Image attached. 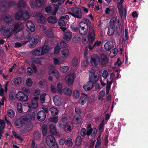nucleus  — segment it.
Returning <instances> with one entry per match:
<instances>
[{"label":"nucleus","mask_w":148,"mask_h":148,"mask_svg":"<svg viewBox=\"0 0 148 148\" xmlns=\"http://www.w3.org/2000/svg\"><path fill=\"white\" fill-rule=\"evenodd\" d=\"M85 22L81 21L79 24V32L82 35L86 34L88 30L91 29L92 23L87 18L84 19Z\"/></svg>","instance_id":"1"},{"label":"nucleus","mask_w":148,"mask_h":148,"mask_svg":"<svg viewBox=\"0 0 148 148\" xmlns=\"http://www.w3.org/2000/svg\"><path fill=\"white\" fill-rule=\"evenodd\" d=\"M31 119L32 117L30 114H28L26 115H23L15 121L14 125L16 127L19 128L27 123V122H30Z\"/></svg>","instance_id":"2"},{"label":"nucleus","mask_w":148,"mask_h":148,"mask_svg":"<svg viewBox=\"0 0 148 148\" xmlns=\"http://www.w3.org/2000/svg\"><path fill=\"white\" fill-rule=\"evenodd\" d=\"M46 141L48 146L50 148L56 147L58 145L54 137L52 135H48L46 138Z\"/></svg>","instance_id":"3"},{"label":"nucleus","mask_w":148,"mask_h":148,"mask_svg":"<svg viewBox=\"0 0 148 148\" xmlns=\"http://www.w3.org/2000/svg\"><path fill=\"white\" fill-rule=\"evenodd\" d=\"M99 73H98L97 74L96 73V71H95L92 73L90 76L89 81L87 84L90 87L92 86V88L93 87V84L96 83L98 80L97 76L99 75Z\"/></svg>","instance_id":"4"},{"label":"nucleus","mask_w":148,"mask_h":148,"mask_svg":"<svg viewBox=\"0 0 148 148\" xmlns=\"http://www.w3.org/2000/svg\"><path fill=\"white\" fill-rule=\"evenodd\" d=\"M16 97L22 101H26L28 100V95L22 91H18L16 95Z\"/></svg>","instance_id":"5"},{"label":"nucleus","mask_w":148,"mask_h":148,"mask_svg":"<svg viewBox=\"0 0 148 148\" xmlns=\"http://www.w3.org/2000/svg\"><path fill=\"white\" fill-rule=\"evenodd\" d=\"M40 40V36L38 35L35 36L32 38L29 43V46L31 48L35 47L38 43Z\"/></svg>","instance_id":"6"},{"label":"nucleus","mask_w":148,"mask_h":148,"mask_svg":"<svg viewBox=\"0 0 148 148\" xmlns=\"http://www.w3.org/2000/svg\"><path fill=\"white\" fill-rule=\"evenodd\" d=\"M88 42H93L95 38V35L94 29L92 26L89 30L88 34L87 36Z\"/></svg>","instance_id":"7"},{"label":"nucleus","mask_w":148,"mask_h":148,"mask_svg":"<svg viewBox=\"0 0 148 148\" xmlns=\"http://www.w3.org/2000/svg\"><path fill=\"white\" fill-rule=\"evenodd\" d=\"M71 10L73 13L78 17H76L78 18H82V13L81 8H77L72 7Z\"/></svg>","instance_id":"8"},{"label":"nucleus","mask_w":148,"mask_h":148,"mask_svg":"<svg viewBox=\"0 0 148 148\" xmlns=\"http://www.w3.org/2000/svg\"><path fill=\"white\" fill-rule=\"evenodd\" d=\"M47 110H40L39 111L37 114V118L38 120L42 122L44 121L46 117L45 112H47Z\"/></svg>","instance_id":"9"},{"label":"nucleus","mask_w":148,"mask_h":148,"mask_svg":"<svg viewBox=\"0 0 148 148\" xmlns=\"http://www.w3.org/2000/svg\"><path fill=\"white\" fill-rule=\"evenodd\" d=\"M53 101L55 105L60 106L62 104V100L59 96L56 95L53 97Z\"/></svg>","instance_id":"10"},{"label":"nucleus","mask_w":148,"mask_h":148,"mask_svg":"<svg viewBox=\"0 0 148 148\" xmlns=\"http://www.w3.org/2000/svg\"><path fill=\"white\" fill-rule=\"evenodd\" d=\"M74 77L72 74H70L67 75L65 78L66 83L69 85H71L74 82Z\"/></svg>","instance_id":"11"},{"label":"nucleus","mask_w":148,"mask_h":148,"mask_svg":"<svg viewBox=\"0 0 148 148\" xmlns=\"http://www.w3.org/2000/svg\"><path fill=\"white\" fill-rule=\"evenodd\" d=\"M91 59V63H93L95 65L98 64L100 62L99 57L97 54H93Z\"/></svg>","instance_id":"12"},{"label":"nucleus","mask_w":148,"mask_h":148,"mask_svg":"<svg viewBox=\"0 0 148 148\" xmlns=\"http://www.w3.org/2000/svg\"><path fill=\"white\" fill-rule=\"evenodd\" d=\"M101 63L103 67L106 66L108 62V59L107 56L105 54H102L101 56Z\"/></svg>","instance_id":"13"},{"label":"nucleus","mask_w":148,"mask_h":148,"mask_svg":"<svg viewBox=\"0 0 148 148\" xmlns=\"http://www.w3.org/2000/svg\"><path fill=\"white\" fill-rule=\"evenodd\" d=\"M87 95L82 93V96L79 100V103L82 106L84 105L87 101Z\"/></svg>","instance_id":"14"},{"label":"nucleus","mask_w":148,"mask_h":148,"mask_svg":"<svg viewBox=\"0 0 148 148\" xmlns=\"http://www.w3.org/2000/svg\"><path fill=\"white\" fill-rule=\"evenodd\" d=\"M115 25L114 24L110 25L108 27L107 34L109 36H111L113 35L115 29Z\"/></svg>","instance_id":"15"},{"label":"nucleus","mask_w":148,"mask_h":148,"mask_svg":"<svg viewBox=\"0 0 148 148\" xmlns=\"http://www.w3.org/2000/svg\"><path fill=\"white\" fill-rule=\"evenodd\" d=\"M36 16L37 17L38 22L40 23H43L45 22V17L40 13H37Z\"/></svg>","instance_id":"16"},{"label":"nucleus","mask_w":148,"mask_h":148,"mask_svg":"<svg viewBox=\"0 0 148 148\" xmlns=\"http://www.w3.org/2000/svg\"><path fill=\"white\" fill-rule=\"evenodd\" d=\"M3 20L8 25L11 24L14 22L10 16L9 15L5 16L3 18Z\"/></svg>","instance_id":"17"},{"label":"nucleus","mask_w":148,"mask_h":148,"mask_svg":"<svg viewBox=\"0 0 148 148\" xmlns=\"http://www.w3.org/2000/svg\"><path fill=\"white\" fill-rule=\"evenodd\" d=\"M25 34H26V36L25 38V41L23 43V44H25L30 40L31 34L28 30H26L25 32Z\"/></svg>","instance_id":"18"},{"label":"nucleus","mask_w":148,"mask_h":148,"mask_svg":"<svg viewBox=\"0 0 148 148\" xmlns=\"http://www.w3.org/2000/svg\"><path fill=\"white\" fill-rule=\"evenodd\" d=\"M72 33L69 30H66L64 32V39L68 41L71 38Z\"/></svg>","instance_id":"19"},{"label":"nucleus","mask_w":148,"mask_h":148,"mask_svg":"<svg viewBox=\"0 0 148 148\" xmlns=\"http://www.w3.org/2000/svg\"><path fill=\"white\" fill-rule=\"evenodd\" d=\"M32 53L33 55L37 56H42L41 53V50L40 47L33 50L32 51Z\"/></svg>","instance_id":"20"},{"label":"nucleus","mask_w":148,"mask_h":148,"mask_svg":"<svg viewBox=\"0 0 148 148\" xmlns=\"http://www.w3.org/2000/svg\"><path fill=\"white\" fill-rule=\"evenodd\" d=\"M40 47L42 56L47 53L49 51V47L47 45H44L41 47Z\"/></svg>","instance_id":"21"},{"label":"nucleus","mask_w":148,"mask_h":148,"mask_svg":"<svg viewBox=\"0 0 148 148\" xmlns=\"http://www.w3.org/2000/svg\"><path fill=\"white\" fill-rule=\"evenodd\" d=\"M47 21L49 23L55 24L57 22V20L56 16H51L48 18Z\"/></svg>","instance_id":"22"},{"label":"nucleus","mask_w":148,"mask_h":148,"mask_svg":"<svg viewBox=\"0 0 148 148\" xmlns=\"http://www.w3.org/2000/svg\"><path fill=\"white\" fill-rule=\"evenodd\" d=\"M112 43L110 41L106 42L104 45V48L107 51H110L112 48Z\"/></svg>","instance_id":"23"},{"label":"nucleus","mask_w":148,"mask_h":148,"mask_svg":"<svg viewBox=\"0 0 148 148\" xmlns=\"http://www.w3.org/2000/svg\"><path fill=\"white\" fill-rule=\"evenodd\" d=\"M49 130L51 134H53L54 135H56L57 134L56 127L53 124H50L49 125Z\"/></svg>","instance_id":"24"},{"label":"nucleus","mask_w":148,"mask_h":148,"mask_svg":"<svg viewBox=\"0 0 148 148\" xmlns=\"http://www.w3.org/2000/svg\"><path fill=\"white\" fill-rule=\"evenodd\" d=\"M23 12L20 10L15 14L14 17L15 19L19 20L23 17Z\"/></svg>","instance_id":"25"},{"label":"nucleus","mask_w":148,"mask_h":148,"mask_svg":"<svg viewBox=\"0 0 148 148\" xmlns=\"http://www.w3.org/2000/svg\"><path fill=\"white\" fill-rule=\"evenodd\" d=\"M50 111L51 112L52 115L55 116L57 115L58 112V110L54 107H51L49 109Z\"/></svg>","instance_id":"26"},{"label":"nucleus","mask_w":148,"mask_h":148,"mask_svg":"<svg viewBox=\"0 0 148 148\" xmlns=\"http://www.w3.org/2000/svg\"><path fill=\"white\" fill-rule=\"evenodd\" d=\"M64 93L68 96L72 94V90L71 89L68 88H65L63 90Z\"/></svg>","instance_id":"27"},{"label":"nucleus","mask_w":148,"mask_h":148,"mask_svg":"<svg viewBox=\"0 0 148 148\" xmlns=\"http://www.w3.org/2000/svg\"><path fill=\"white\" fill-rule=\"evenodd\" d=\"M73 143L72 139L71 138H68L66 140L65 145L68 147H71L72 146Z\"/></svg>","instance_id":"28"},{"label":"nucleus","mask_w":148,"mask_h":148,"mask_svg":"<svg viewBox=\"0 0 148 148\" xmlns=\"http://www.w3.org/2000/svg\"><path fill=\"white\" fill-rule=\"evenodd\" d=\"M64 130L66 132H70L72 130L71 126L66 123L64 125Z\"/></svg>","instance_id":"29"},{"label":"nucleus","mask_w":148,"mask_h":148,"mask_svg":"<svg viewBox=\"0 0 148 148\" xmlns=\"http://www.w3.org/2000/svg\"><path fill=\"white\" fill-rule=\"evenodd\" d=\"M23 18L24 21L28 19L30 17V14L27 11H25L24 13H23Z\"/></svg>","instance_id":"30"},{"label":"nucleus","mask_w":148,"mask_h":148,"mask_svg":"<svg viewBox=\"0 0 148 148\" xmlns=\"http://www.w3.org/2000/svg\"><path fill=\"white\" fill-rule=\"evenodd\" d=\"M25 5V3L24 1L23 0H20L18 4V8H24Z\"/></svg>","instance_id":"31"},{"label":"nucleus","mask_w":148,"mask_h":148,"mask_svg":"<svg viewBox=\"0 0 148 148\" xmlns=\"http://www.w3.org/2000/svg\"><path fill=\"white\" fill-rule=\"evenodd\" d=\"M8 115L10 118L13 117L15 115L14 112L12 109L8 110L7 112Z\"/></svg>","instance_id":"32"},{"label":"nucleus","mask_w":148,"mask_h":148,"mask_svg":"<svg viewBox=\"0 0 148 148\" xmlns=\"http://www.w3.org/2000/svg\"><path fill=\"white\" fill-rule=\"evenodd\" d=\"M47 126L46 125L44 124L42 126V132L43 136H46L47 135Z\"/></svg>","instance_id":"33"},{"label":"nucleus","mask_w":148,"mask_h":148,"mask_svg":"<svg viewBox=\"0 0 148 148\" xmlns=\"http://www.w3.org/2000/svg\"><path fill=\"white\" fill-rule=\"evenodd\" d=\"M45 34L49 38H53V35L52 32L50 30H47L45 32Z\"/></svg>","instance_id":"34"},{"label":"nucleus","mask_w":148,"mask_h":148,"mask_svg":"<svg viewBox=\"0 0 148 148\" xmlns=\"http://www.w3.org/2000/svg\"><path fill=\"white\" fill-rule=\"evenodd\" d=\"M75 143L77 146H79L82 143V138L80 136L77 137Z\"/></svg>","instance_id":"35"},{"label":"nucleus","mask_w":148,"mask_h":148,"mask_svg":"<svg viewBox=\"0 0 148 148\" xmlns=\"http://www.w3.org/2000/svg\"><path fill=\"white\" fill-rule=\"evenodd\" d=\"M46 95L47 94L45 93H44L40 96V102L42 103H44L45 102V97Z\"/></svg>","instance_id":"36"},{"label":"nucleus","mask_w":148,"mask_h":148,"mask_svg":"<svg viewBox=\"0 0 148 148\" xmlns=\"http://www.w3.org/2000/svg\"><path fill=\"white\" fill-rule=\"evenodd\" d=\"M122 31L121 28H116L115 36L116 37L119 36H120Z\"/></svg>","instance_id":"37"},{"label":"nucleus","mask_w":148,"mask_h":148,"mask_svg":"<svg viewBox=\"0 0 148 148\" xmlns=\"http://www.w3.org/2000/svg\"><path fill=\"white\" fill-rule=\"evenodd\" d=\"M105 94V92L103 90L100 91L98 96L99 100H102Z\"/></svg>","instance_id":"38"},{"label":"nucleus","mask_w":148,"mask_h":148,"mask_svg":"<svg viewBox=\"0 0 148 148\" xmlns=\"http://www.w3.org/2000/svg\"><path fill=\"white\" fill-rule=\"evenodd\" d=\"M36 2L37 6L40 8L43 4L44 0H36Z\"/></svg>","instance_id":"39"},{"label":"nucleus","mask_w":148,"mask_h":148,"mask_svg":"<svg viewBox=\"0 0 148 148\" xmlns=\"http://www.w3.org/2000/svg\"><path fill=\"white\" fill-rule=\"evenodd\" d=\"M79 92L78 90H74L73 92V97L75 99H77L79 96Z\"/></svg>","instance_id":"40"},{"label":"nucleus","mask_w":148,"mask_h":148,"mask_svg":"<svg viewBox=\"0 0 148 148\" xmlns=\"http://www.w3.org/2000/svg\"><path fill=\"white\" fill-rule=\"evenodd\" d=\"M57 90L58 92H61L62 89V85L61 83H59L57 85Z\"/></svg>","instance_id":"41"},{"label":"nucleus","mask_w":148,"mask_h":148,"mask_svg":"<svg viewBox=\"0 0 148 148\" xmlns=\"http://www.w3.org/2000/svg\"><path fill=\"white\" fill-rule=\"evenodd\" d=\"M58 25L60 26H64L66 25V23L64 20L61 18V17L58 21Z\"/></svg>","instance_id":"42"},{"label":"nucleus","mask_w":148,"mask_h":148,"mask_svg":"<svg viewBox=\"0 0 148 148\" xmlns=\"http://www.w3.org/2000/svg\"><path fill=\"white\" fill-rule=\"evenodd\" d=\"M69 69V67L68 66H64L62 67H61L60 68V71L64 73L67 72Z\"/></svg>","instance_id":"43"},{"label":"nucleus","mask_w":148,"mask_h":148,"mask_svg":"<svg viewBox=\"0 0 148 148\" xmlns=\"http://www.w3.org/2000/svg\"><path fill=\"white\" fill-rule=\"evenodd\" d=\"M88 48L90 51L92 50L96 46V43L95 42L93 45L92 46V45L93 43V42H88Z\"/></svg>","instance_id":"44"},{"label":"nucleus","mask_w":148,"mask_h":148,"mask_svg":"<svg viewBox=\"0 0 148 148\" xmlns=\"http://www.w3.org/2000/svg\"><path fill=\"white\" fill-rule=\"evenodd\" d=\"M69 53V51L68 49H63L62 51V54L65 57L67 56Z\"/></svg>","instance_id":"45"},{"label":"nucleus","mask_w":148,"mask_h":148,"mask_svg":"<svg viewBox=\"0 0 148 148\" xmlns=\"http://www.w3.org/2000/svg\"><path fill=\"white\" fill-rule=\"evenodd\" d=\"M86 129L84 128H82L81 129L80 132V134L82 137H84L86 136Z\"/></svg>","instance_id":"46"},{"label":"nucleus","mask_w":148,"mask_h":148,"mask_svg":"<svg viewBox=\"0 0 148 148\" xmlns=\"http://www.w3.org/2000/svg\"><path fill=\"white\" fill-rule=\"evenodd\" d=\"M12 134L13 136H14L16 138H17L20 140H22L21 137L20 136H19L18 134H16L15 131H13Z\"/></svg>","instance_id":"47"},{"label":"nucleus","mask_w":148,"mask_h":148,"mask_svg":"<svg viewBox=\"0 0 148 148\" xmlns=\"http://www.w3.org/2000/svg\"><path fill=\"white\" fill-rule=\"evenodd\" d=\"M121 64V59L119 58H117V61L114 63V65L118 66H120Z\"/></svg>","instance_id":"48"},{"label":"nucleus","mask_w":148,"mask_h":148,"mask_svg":"<svg viewBox=\"0 0 148 148\" xmlns=\"http://www.w3.org/2000/svg\"><path fill=\"white\" fill-rule=\"evenodd\" d=\"M78 62V60L77 58L75 57L74 58L72 61V64L73 66H76Z\"/></svg>","instance_id":"49"},{"label":"nucleus","mask_w":148,"mask_h":148,"mask_svg":"<svg viewBox=\"0 0 148 148\" xmlns=\"http://www.w3.org/2000/svg\"><path fill=\"white\" fill-rule=\"evenodd\" d=\"M38 103L36 101H32V107L33 108H36L38 107Z\"/></svg>","instance_id":"50"},{"label":"nucleus","mask_w":148,"mask_h":148,"mask_svg":"<svg viewBox=\"0 0 148 148\" xmlns=\"http://www.w3.org/2000/svg\"><path fill=\"white\" fill-rule=\"evenodd\" d=\"M83 87L86 91H89L92 89V86L90 87L87 84L86 85H84Z\"/></svg>","instance_id":"51"},{"label":"nucleus","mask_w":148,"mask_h":148,"mask_svg":"<svg viewBox=\"0 0 148 148\" xmlns=\"http://www.w3.org/2000/svg\"><path fill=\"white\" fill-rule=\"evenodd\" d=\"M104 119H103L101 123L99 125V130H102L104 129Z\"/></svg>","instance_id":"52"},{"label":"nucleus","mask_w":148,"mask_h":148,"mask_svg":"<svg viewBox=\"0 0 148 148\" xmlns=\"http://www.w3.org/2000/svg\"><path fill=\"white\" fill-rule=\"evenodd\" d=\"M70 27L71 28L72 30L74 32H77L78 30L79 31V27H75L74 25H71Z\"/></svg>","instance_id":"53"},{"label":"nucleus","mask_w":148,"mask_h":148,"mask_svg":"<svg viewBox=\"0 0 148 148\" xmlns=\"http://www.w3.org/2000/svg\"><path fill=\"white\" fill-rule=\"evenodd\" d=\"M92 133L91 136L92 137H95V136L97 132V130L96 128H94L93 129L92 128Z\"/></svg>","instance_id":"54"},{"label":"nucleus","mask_w":148,"mask_h":148,"mask_svg":"<svg viewBox=\"0 0 148 148\" xmlns=\"http://www.w3.org/2000/svg\"><path fill=\"white\" fill-rule=\"evenodd\" d=\"M32 82L30 78H28L26 81V84L29 86H31L32 85Z\"/></svg>","instance_id":"55"},{"label":"nucleus","mask_w":148,"mask_h":148,"mask_svg":"<svg viewBox=\"0 0 148 148\" xmlns=\"http://www.w3.org/2000/svg\"><path fill=\"white\" fill-rule=\"evenodd\" d=\"M108 135H106L104 137V140L105 145L106 147H107L108 146Z\"/></svg>","instance_id":"56"},{"label":"nucleus","mask_w":148,"mask_h":148,"mask_svg":"<svg viewBox=\"0 0 148 148\" xmlns=\"http://www.w3.org/2000/svg\"><path fill=\"white\" fill-rule=\"evenodd\" d=\"M50 120L53 123H57L58 120V116H55L51 118L50 119Z\"/></svg>","instance_id":"57"},{"label":"nucleus","mask_w":148,"mask_h":148,"mask_svg":"<svg viewBox=\"0 0 148 148\" xmlns=\"http://www.w3.org/2000/svg\"><path fill=\"white\" fill-rule=\"evenodd\" d=\"M60 47L58 46H56L54 48V53L55 54L58 53L60 52Z\"/></svg>","instance_id":"58"},{"label":"nucleus","mask_w":148,"mask_h":148,"mask_svg":"<svg viewBox=\"0 0 148 148\" xmlns=\"http://www.w3.org/2000/svg\"><path fill=\"white\" fill-rule=\"evenodd\" d=\"M103 77L104 79H106L108 76V73L107 71L104 70L102 74Z\"/></svg>","instance_id":"59"},{"label":"nucleus","mask_w":148,"mask_h":148,"mask_svg":"<svg viewBox=\"0 0 148 148\" xmlns=\"http://www.w3.org/2000/svg\"><path fill=\"white\" fill-rule=\"evenodd\" d=\"M10 33V30L9 29H7L4 30L3 34L4 36H6L8 35H9Z\"/></svg>","instance_id":"60"},{"label":"nucleus","mask_w":148,"mask_h":148,"mask_svg":"<svg viewBox=\"0 0 148 148\" xmlns=\"http://www.w3.org/2000/svg\"><path fill=\"white\" fill-rule=\"evenodd\" d=\"M27 72L29 75H32L33 73L32 69L31 67H28L27 69Z\"/></svg>","instance_id":"61"},{"label":"nucleus","mask_w":148,"mask_h":148,"mask_svg":"<svg viewBox=\"0 0 148 148\" xmlns=\"http://www.w3.org/2000/svg\"><path fill=\"white\" fill-rule=\"evenodd\" d=\"M75 112L76 114H80L81 113V110L79 107H76L75 108Z\"/></svg>","instance_id":"62"},{"label":"nucleus","mask_w":148,"mask_h":148,"mask_svg":"<svg viewBox=\"0 0 148 148\" xmlns=\"http://www.w3.org/2000/svg\"><path fill=\"white\" fill-rule=\"evenodd\" d=\"M66 142V140L64 138H61L60 140L59 141V144L60 145H63Z\"/></svg>","instance_id":"63"},{"label":"nucleus","mask_w":148,"mask_h":148,"mask_svg":"<svg viewBox=\"0 0 148 148\" xmlns=\"http://www.w3.org/2000/svg\"><path fill=\"white\" fill-rule=\"evenodd\" d=\"M34 62L36 64H41V62L39 58H36L34 60Z\"/></svg>","instance_id":"64"}]
</instances>
